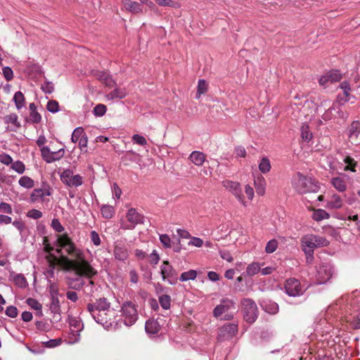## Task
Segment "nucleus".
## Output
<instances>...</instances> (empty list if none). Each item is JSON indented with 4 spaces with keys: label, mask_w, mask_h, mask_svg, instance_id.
<instances>
[{
    "label": "nucleus",
    "mask_w": 360,
    "mask_h": 360,
    "mask_svg": "<svg viewBox=\"0 0 360 360\" xmlns=\"http://www.w3.org/2000/svg\"><path fill=\"white\" fill-rule=\"evenodd\" d=\"M264 263L260 264L257 262H253L249 264L247 267L245 271L243 273V276H253L257 274L261 269L262 266Z\"/></svg>",
    "instance_id": "393cba45"
},
{
    "label": "nucleus",
    "mask_w": 360,
    "mask_h": 360,
    "mask_svg": "<svg viewBox=\"0 0 360 360\" xmlns=\"http://www.w3.org/2000/svg\"><path fill=\"white\" fill-rule=\"evenodd\" d=\"M348 176L346 174H342L339 176L333 177L331 179V184L334 188L339 192H344L347 189V180Z\"/></svg>",
    "instance_id": "aec40b11"
},
{
    "label": "nucleus",
    "mask_w": 360,
    "mask_h": 360,
    "mask_svg": "<svg viewBox=\"0 0 360 360\" xmlns=\"http://www.w3.org/2000/svg\"><path fill=\"white\" fill-rule=\"evenodd\" d=\"M329 217L330 214L326 210L321 209L314 210L312 214V219L316 221H320Z\"/></svg>",
    "instance_id": "2f4dec72"
},
{
    "label": "nucleus",
    "mask_w": 360,
    "mask_h": 360,
    "mask_svg": "<svg viewBox=\"0 0 360 360\" xmlns=\"http://www.w3.org/2000/svg\"><path fill=\"white\" fill-rule=\"evenodd\" d=\"M127 91L124 89L115 88L106 95L108 100L122 99L127 96Z\"/></svg>",
    "instance_id": "bb28decb"
},
{
    "label": "nucleus",
    "mask_w": 360,
    "mask_h": 360,
    "mask_svg": "<svg viewBox=\"0 0 360 360\" xmlns=\"http://www.w3.org/2000/svg\"><path fill=\"white\" fill-rule=\"evenodd\" d=\"M18 183L20 186L27 189L32 188L34 186V180L28 176H22L20 178Z\"/></svg>",
    "instance_id": "473e14b6"
},
{
    "label": "nucleus",
    "mask_w": 360,
    "mask_h": 360,
    "mask_svg": "<svg viewBox=\"0 0 360 360\" xmlns=\"http://www.w3.org/2000/svg\"><path fill=\"white\" fill-rule=\"evenodd\" d=\"M145 329L147 333L156 334L159 332L160 326L155 320H148L146 322Z\"/></svg>",
    "instance_id": "cd10ccee"
},
{
    "label": "nucleus",
    "mask_w": 360,
    "mask_h": 360,
    "mask_svg": "<svg viewBox=\"0 0 360 360\" xmlns=\"http://www.w3.org/2000/svg\"><path fill=\"white\" fill-rule=\"evenodd\" d=\"M203 244V240L201 238L193 236H191V240L188 242V245H192L196 248H201Z\"/></svg>",
    "instance_id": "69168bd1"
},
{
    "label": "nucleus",
    "mask_w": 360,
    "mask_h": 360,
    "mask_svg": "<svg viewBox=\"0 0 360 360\" xmlns=\"http://www.w3.org/2000/svg\"><path fill=\"white\" fill-rule=\"evenodd\" d=\"M70 326H74L76 330H72V334L69 338V342L74 344L79 340V331L81 330L80 323L76 319L71 320Z\"/></svg>",
    "instance_id": "5701e85b"
},
{
    "label": "nucleus",
    "mask_w": 360,
    "mask_h": 360,
    "mask_svg": "<svg viewBox=\"0 0 360 360\" xmlns=\"http://www.w3.org/2000/svg\"><path fill=\"white\" fill-rule=\"evenodd\" d=\"M86 134L82 127H77L72 134L71 141L72 143H77L79 140Z\"/></svg>",
    "instance_id": "ea45409f"
},
{
    "label": "nucleus",
    "mask_w": 360,
    "mask_h": 360,
    "mask_svg": "<svg viewBox=\"0 0 360 360\" xmlns=\"http://www.w3.org/2000/svg\"><path fill=\"white\" fill-rule=\"evenodd\" d=\"M113 255L116 260L125 262L129 258V250L127 245L122 240H117L114 242Z\"/></svg>",
    "instance_id": "4468645a"
},
{
    "label": "nucleus",
    "mask_w": 360,
    "mask_h": 360,
    "mask_svg": "<svg viewBox=\"0 0 360 360\" xmlns=\"http://www.w3.org/2000/svg\"><path fill=\"white\" fill-rule=\"evenodd\" d=\"M347 321L350 323L351 326L354 329L360 328V312L347 317Z\"/></svg>",
    "instance_id": "7c9ffc66"
},
{
    "label": "nucleus",
    "mask_w": 360,
    "mask_h": 360,
    "mask_svg": "<svg viewBox=\"0 0 360 360\" xmlns=\"http://www.w3.org/2000/svg\"><path fill=\"white\" fill-rule=\"evenodd\" d=\"M316 280L319 284L326 283L333 274V267L329 262L321 264L317 268Z\"/></svg>",
    "instance_id": "f8f14e48"
},
{
    "label": "nucleus",
    "mask_w": 360,
    "mask_h": 360,
    "mask_svg": "<svg viewBox=\"0 0 360 360\" xmlns=\"http://www.w3.org/2000/svg\"><path fill=\"white\" fill-rule=\"evenodd\" d=\"M41 155L42 158L46 161L47 163L52 162L51 160V151L50 150V148L47 146H43L40 148Z\"/></svg>",
    "instance_id": "09e8293b"
},
{
    "label": "nucleus",
    "mask_w": 360,
    "mask_h": 360,
    "mask_svg": "<svg viewBox=\"0 0 360 360\" xmlns=\"http://www.w3.org/2000/svg\"><path fill=\"white\" fill-rule=\"evenodd\" d=\"M301 137L307 142H309L312 139V133L309 125L307 124H303L301 127Z\"/></svg>",
    "instance_id": "c9c22d12"
},
{
    "label": "nucleus",
    "mask_w": 360,
    "mask_h": 360,
    "mask_svg": "<svg viewBox=\"0 0 360 360\" xmlns=\"http://www.w3.org/2000/svg\"><path fill=\"white\" fill-rule=\"evenodd\" d=\"M79 148L82 152L86 153L87 152V144H88V138L86 134L83 136L78 141Z\"/></svg>",
    "instance_id": "4d7b16f0"
},
{
    "label": "nucleus",
    "mask_w": 360,
    "mask_h": 360,
    "mask_svg": "<svg viewBox=\"0 0 360 360\" xmlns=\"http://www.w3.org/2000/svg\"><path fill=\"white\" fill-rule=\"evenodd\" d=\"M9 278L13 281L15 285L18 288H25L27 285V280L22 274H16L11 271L9 274Z\"/></svg>",
    "instance_id": "412c9836"
},
{
    "label": "nucleus",
    "mask_w": 360,
    "mask_h": 360,
    "mask_svg": "<svg viewBox=\"0 0 360 360\" xmlns=\"http://www.w3.org/2000/svg\"><path fill=\"white\" fill-rule=\"evenodd\" d=\"M0 212L11 214L13 213V209L10 204L5 202H1L0 203Z\"/></svg>",
    "instance_id": "0e129e2a"
},
{
    "label": "nucleus",
    "mask_w": 360,
    "mask_h": 360,
    "mask_svg": "<svg viewBox=\"0 0 360 360\" xmlns=\"http://www.w3.org/2000/svg\"><path fill=\"white\" fill-rule=\"evenodd\" d=\"M159 6L163 7L179 8L180 4L174 0H154Z\"/></svg>",
    "instance_id": "79ce46f5"
},
{
    "label": "nucleus",
    "mask_w": 360,
    "mask_h": 360,
    "mask_svg": "<svg viewBox=\"0 0 360 360\" xmlns=\"http://www.w3.org/2000/svg\"><path fill=\"white\" fill-rule=\"evenodd\" d=\"M207 83L205 79H200L198 84V90L196 94V98H200L202 94H204L207 91Z\"/></svg>",
    "instance_id": "58836bf2"
},
{
    "label": "nucleus",
    "mask_w": 360,
    "mask_h": 360,
    "mask_svg": "<svg viewBox=\"0 0 360 360\" xmlns=\"http://www.w3.org/2000/svg\"><path fill=\"white\" fill-rule=\"evenodd\" d=\"M339 88L342 90V94H339L333 105L329 107L323 114L322 117L324 120H330L333 117H338L343 120L348 117V113L343 111L341 106L348 102L351 98H354V96L350 95L351 87L347 82L345 81L340 83Z\"/></svg>",
    "instance_id": "7ed1b4c3"
},
{
    "label": "nucleus",
    "mask_w": 360,
    "mask_h": 360,
    "mask_svg": "<svg viewBox=\"0 0 360 360\" xmlns=\"http://www.w3.org/2000/svg\"><path fill=\"white\" fill-rule=\"evenodd\" d=\"M103 217L105 219H111L115 214L114 207L108 205H104L101 208Z\"/></svg>",
    "instance_id": "72a5a7b5"
},
{
    "label": "nucleus",
    "mask_w": 360,
    "mask_h": 360,
    "mask_svg": "<svg viewBox=\"0 0 360 360\" xmlns=\"http://www.w3.org/2000/svg\"><path fill=\"white\" fill-rule=\"evenodd\" d=\"M46 108L49 112L52 113L57 112L59 110L58 103L53 100L49 101L47 103Z\"/></svg>",
    "instance_id": "6e6d98bb"
},
{
    "label": "nucleus",
    "mask_w": 360,
    "mask_h": 360,
    "mask_svg": "<svg viewBox=\"0 0 360 360\" xmlns=\"http://www.w3.org/2000/svg\"><path fill=\"white\" fill-rule=\"evenodd\" d=\"M87 310L92 318L105 328L112 326L115 311L111 308L110 303L106 298H100L94 303L88 304Z\"/></svg>",
    "instance_id": "f03ea898"
},
{
    "label": "nucleus",
    "mask_w": 360,
    "mask_h": 360,
    "mask_svg": "<svg viewBox=\"0 0 360 360\" xmlns=\"http://www.w3.org/2000/svg\"><path fill=\"white\" fill-rule=\"evenodd\" d=\"M342 79V75L338 70H333L327 72L319 79V84L323 87H327L330 84L340 81Z\"/></svg>",
    "instance_id": "a211bd4d"
},
{
    "label": "nucleus",
    "mask_w": 360,
    "mask_h": 360,
    "mask_svg": "<svg viewBox=\"0 0 360 360\" xmlns=\"http://www.w3.org/2000/svg\"><path fill=\"white\" fill-rule=\"evenodd\" d=\"M120 317L126 326L134 325L139 318L137 306L131 301L124 302L120 309Z\"/></svg>",
    "instance_id": "423d86ee"
},
{
    "label": "nucleus",
    "mask_w": 360,
    "mask_h": 360,
    "mask_svg": "<svg viewBox=\"0 0 360 360\" xmlns=\"http://www.w3.org/2000/svg\"><path fill=\"white\" fill-rule=\"evenodd\" d=\"M344 162L347 164V166L344 168L345 171H351L354 172L356 171L355 166L356 165V162L355 160L351 158L350 156H346L344 160Z\"/></svg>",
    "instance_id": "37998d69"
},
{
    "label": "nucleus",
    "mask_w": 360,
    "mask_h": 360,
    "mask_svg": "<svg viewBox=\"0 0 360 360\" xmlns=\"http://www.w3.org/2000/svg\"><path fill=\"white\" fill-rule=\"evenodd\" d=\"M65 155L64 148H60L57 151L52 152L51 151V160L52 162L60 160Z\"/></svg>",
    "instance_id": "680f3d73"
},
{
    "label": "nucleus",
    "mask_w": 360,
    "mask_h": 360,
    "mask_svg": "<svg viewBox=\"0 0 360 360\" xmlns=\"http://www.w3.org/2000/svg\"><path fill=\"white\" fill-rule=\"evenodd\" d=\"M131 140L134 143L141 146H145L147 145V141L146 138L139 134H134L131 137Z\"/></svg>",
    "instance_id": "3c124183"
},
{
    "label": "nucleus",
    "mask_w": 360,
    "mask_h": 360,
    "mask_svg": "<svg viewBox=\"0 0 360 360\" xmlns=\"http://www.w3.org/2000/svg\"><path fill=\"white\" fill-rule=\"evenodd\" d=\"M159 302L164 309H169L171 306V297L168 295H162L159 297Z\"/></svg>",
    "instance_id": "a18cd8bd"
},
{
    "label": "nucleus",
    "mask_w": 360,
    "mask_h": 360,
    "mask_svg": "<svg viewBox=\"0 0 360 360\" xmlns=\"http://www.w3.org/2000/svg\"><path fill=\"white\" fill-rule=\"evenodd\" d=\"M41 88L45 94H51L54 90V84L51 82H45Z\"/></svg>",
    "instance_id": "13d9d810"
},
{
    "label": "nucleus",
    "mask_w": 360,
    "mask_h": 360,
    "mask_svg": "<svg viewBox=\"0 0 360 360\" xmlns=\"http://www.w3.org/2000/svg\"><path fill=\"white\" fill-rule=\"evenodd\" d=\"M123 6L126 11H128L132 13H142L143 8L141 4L132 1L131 0H124Z\"/></svg>",
    "instance_id": "4be33fe9"
},
{
    "label": "nucleus",
    "mask_w": 360,
    "mask_h": 360,
    "mask_svg": "<svg viewBox=\"0 0 360 360\" xmlns=\"http://www.w3.org/2000/svg\"><path fill=\"white\" fill-rule=\"evenodd\" d=\"M293 188L300 193H316L319 186L315 179L311 176H304L300 172L295 174L292 179Z\"/></svg>",
    "instance_id": "20e7f679"
},
{
    "label": "nucleus",
    "mask_w": 360,
    "mask_h": 360,
    "mask_svg": "<svg viewBox=\"0 0 360 360\" xmlns=\"http://www.w3.org/2000/svg\"><path fill=\"white\" fill-rule=\"evenodd\" d=\"M222 185L226 190L231 192L243 205H247L244 200L242 188L238 182L224 180L222 181Z\"/></svg>",
    "instance_id": "ddd939ff"
},
{
    "label": "nucleus",
    "mask_w": 360,
    "mask_h": 360,
    "mask_svg": "<svg viewBox=\"0 0 360 360\" xmlns=\"http://www.w3.org/2000/svg\"><path fill=\"white\" fill-rule=\"evenodd\" d=\"M256 192L259 195H264L266 190V181L262 176H257L254 181Z\"/></svg>",
    "instance_id": "a878e982"
},
{
    "label": "nucleus",
    "mask_w": 360,
    "mask_h": 360,
    "mask_svg": "<svg viewBox=\"0 0 360 360\" xmlns=\"http://www.w3.org/2000/svg\"><path fill=\"white\" fill-rule=\"evenodd\" d=\"M91 278L92 277H86L85 284L82 288L84 293L90 296H92L93 293L96 290V285Z\"/></svg>",
    "instance_id": "c85d7f7f"
},
{
    "label": "nucleus",
    "mask_w": 360,
    "mask_h": 360,
    "mask_svg": "<svg viewBox=\"0 0 360 360\" xmlns=\"http://www.w3.org/2000/svg\"><path fill=\"white\" fill-rule=\"evenodd\" d=\"M112 198L115 199H120L122 195V190L119 186L114 183L112 186Z\"/></svg>",
    "instance_id": "338daca9"
},
{
    "label": "nucleus",
    "mask_w": 360,
    "mask_h": 360,
    "mask_svg": "<svg viewBox=\"0 0 360 360\" xmlns=\"http://www.w3.org/2000/svg\"><path fill=\"white\" fill-rule=\"evenodd\" d=\"M51 188L48 185H44L41 188H34L31 195L30 200L32 202H42L45 201V198L51 194Z\"/></svg>",
    "instance_id": "dca6fc26"
},
{
    "label": "nucleus",
    "mask_w": 360,
    "mask_h": 360,
    "mask_svg": "<svg viewBox=\"0 0 360 360\" xmlns=\"http://www.w3.org/2000/svg\"><path fill=\"white\" fill-rule=\"evenodd\" d=\"M259 169L260 172L264 174L270 171L271 164L269 160L267 158H263L261 160L259 164Z\"/></svg>",
    "instance_id": "de8ad7c7"
},
{
    "label": "nucleus",
    "mask_w": 360,
    "mask_h": 360,
    "mask_svg": "<svg viewBox=\"0 0 360 360\" xmlns=\"http://www.w3.org/2000/svg\"><path fill=\"white\" fill-rule=\"evenodd\" d=\"M11 167L13 170L16 172L17 173L22 174L25 171V164L20 160H17L15 162H12L11 165Z\"/></svg>",
    "instance_id": "c03bdc74"
},
{
    "label": "nucleus",
    "mask_w": 360,
    "mask_h": 360,
    "mask_svg": "<svg viewBox=\"0 0 360 360\" xmlns=\"http://www.w3.org/2000/svg\"><path fill=\"white\" fill-rule=\"evenodd\" d=\"M13 162L11 156L6 153L0 154V162L5 165H10Z\"/></svg>",
    "instance_id": "bf43d9fd"
},
{
    "label": "nucleus",
    "mask_w": 360,
    "mask_h": 360,
    "mask_svg": "<svg viewBox=\"0 0 360 360\" xmlns=\"http://www.w3.org/2000/svg\"><path fill=\"white\" fill-rule=\"evenodd\" d=\"M343 205L342 198L336 193H333L327 200L326 207L328 209H339Z\"/></svg>",
    "instance_id": "6ab92c4d"
},
{
    "label": "nucleus",
    "mask_w": 360,
    "mask_h": 360,
    "mask_svg": "<svg viewBox=\"0 0 360 360\" xmlns=\"http://www.w3.org/2000/svg\"><path fill=\"white\" fill-rule=\"evenodd\" d=\"M26 302L32 309L37 311L39 315H42V305L39 303V302L34 298H28Z\"/></svg>",
    "instance_id": "4c0bfd02"
},
{
    "label": "nucleus",
    "mask_w": 360,
    "mask_h": 360,
    "mask_svg": "<svg viewBox=\"0 0 360 360\" xmlns=\"http://www.w3.org/2000/svg\"><path fill=\"white\" fill-rule=\"evenodd\" d=\"M238 325L236 323H226L219 330V338L221 340L231 338L236 335Z\"/></svg>",
    "instance_id": "f3484780"
},
{
    "label": "nucleus",
    "mask_w": 360,
    "mask_h": 360,
    "mask_svg": "<svg viewBox=\"0 0 360 360\" xmlns=\"http://www.w3.org/2000/svg\"><path fill=\"white\" fill-rule=\"evenodd\" d=\"M236 311V304L230 299L224 298L217 305L213 310V316L221 320H231L233 318Z\"/></svg>",
    "instance_id": "39448f33"
},
{
    "label": "nucleus",
    "mask_w": 360,
    "mask_h": 360,
    "mask_svg": "<svg viewBox=\"0 0 360 360\" xmlns=\"http://www.w3.org/2000/svg\"><path fill=\"white\" fill-rule=\"evenodd\" d=\"M329 241L323 236L314 234H307L301 238L302 250L314 251L316 248L326 247Z\"/></svg>",
    "instance_id": "0eeeda50"
},
{
    "label": "nucleus",
    "mask_w": 360,
    "mask_h": 360,
    "mask_svg": "<svg viewBox=\"0 0 360 360\" xmlns=\"http://www.w3.org/2000/svg\"><path fill=\"white\" fill-rule=\"evenodd\" d=\"M198 276V272L195 270L191 269L188 271L183 272L179 278V280L181 282H185L188 281H193Z\"/></svg>",
    "instance_id": "c756f323"
},
{
    "label": "nucleus",
    "mask_w": 360,
    "mask_h": 360,
    "mask_svg": "<svg viewBox=\"0 0 360 360\" xmlns=\"http://www.w3.org/2000/svg\"><path fill=\"white\" fill-rule=\"evenodd\" d=\"M241 304L244 319L247 322L252 323L257 318V307L256 303L250 298H245L242 300Z\"/></svg>",
    "instance_id": "9d476101"
},
{
    "label": "nucleus",
    "mask_w": 360,
    "mask_h": 360,
    "mask_svg": "<svg viewBox=\"0 0 360 360\" xmlns=\"http://www.w3.org/2000/svg\"><path fill=\"white\" fill-rule=\"evenodd\" d=\"M101 79L105 84L106 86L110 87L113 86V85L115 84L112 77L105 72L103 73V75L101 76Z\"/></svg>",
    "instance_id": "e2e57ef3"
},
{
    "label": "nucleus",
    "mask_w": 360,
    "mask_h": 360,
    "mask_svg": "<svg viewBox=\"0 0 360 360\" xmlns=\"http://www.w3.org/2000/svg\"><path fill=\"white\" fill-rule=\"evenodd\" d=\"M159 238L160 243L165 248H170L172 247V240L167 234H160Z\"/></svg>",
    "instance_id": "603ef678"
},
{
    "label": "nucleus",
    "mask_w": 360,
    "mask_h": 360,
    "mask_svg": "<svg viewBox=\"0 0 360 360\" xmlns=\"http://www.w3.org/2000/svg\"><path fill=\"white\" fill-rule=\"evenodd\" d=\"M278 241L276 239L270 240L265 247V252L268 254L274 252L278 248Z\"/></svg>",
    "instance_id": "8fccbe9b"
},
{
    "label": "nucleus",
    "mask_w": 360,
    "mask_h": 360,
    "mask_svg": "<svg viewBox=\"0 0 360 360\" xmlns=\"http://www.w3.org/2000/svg\"><path fill=\"white\" fill-rule=\"evenodd\" d=\"M106 110H107V108L105 105L98 104L94 107L93 112L96 116L101 117V116H103V115H105Z\"/></svg>",
    "instance_id": "864d4df0"
},
{
    "label": "nucleus",
    "mask_w": 360,
    "mask_h": 360,
    "mask_svg": "<svg viewBox=\"0 0 360 360\" xmlns=\"http://www.w3.org/2000/svg\"><path fill=\"white\" fill-rule=\"evenodd\" d=\"M126 217L127 221L121 225L123 229H133L138 224L142 223V216L134 208L128 210Z\"/></svg>",
    "instance_id": "2eb2a0df"
},
{
    "label": "nucleus",
    "mask_w": 360,
    "mask_h": 360,
    "mask_svg": "<svg viewBox=\"0 0 360 360\" xmlns=\"http://www.w3.org/2000/svg\"><path fill=\"white\" fill-rule=\"evenodd\" d=\"M60 179L62 183L67 187H79L84 182L83 177L80 174H75L70 169H64L60 174Z\"/></svg>",
    "instance_id": "6e6552de"
},
{
    "label": "nucleus",
    "mask_w": 360,
    "mask_h": 360,
    "mask_svg": "<svg viewBox=\"0 0 360 360\" xmlns=\"http://www.w3.org/2000/svg\"><path fill=\"white\" fill-rule=\"evenodd\" d=\"M189 160L198 167L202 166L206 160L205 155L198 150L193 151L189 155Z\"/></svg>",
    "instance_id": "b1692460"
},
{
    "label": "nucleus",
    "mask_w": 360,
    "mask_h": 360,
    "mask_svg": "<svg viewBox=\"0 0 360 360\" xmlns=\"http://www.w3.org/2000/svg\"><path fill=\"white\" fill-rule=\"evenodd\" d=\"M6 314L11 318H15L18 316V309L14 306H9L6 308Z\"/></svg>",
    "instance_id": "774afa93"
},
{
    "label": "nucleus",
    "mask_w": 360,
    "mask_h": 360,
    "mask_svg": "<svg viewBox=\"0 0 360 360\" xmlns=\"http://www.w3.org/2000/svg\"><path fill=\"white\" fill-rule=\"evenodd\" d=\"M13 99L17 109L20 110L25 106V96L21 91H17Z\"/></svg>",
    "instance_id": "f704fd0d"
},
{
    "label": "nucleus",
    "mask_w": 360,
    "mask_h": 360,
    "mask_svg": "<svg viewBox=\"0 0 360 360\" xmlns=\"http://www.w3.org/2000/svg\"><path fill=\"white\" fill-rule=\"evenodd\" d=\"M13 226L19 231L20 235L23 237L27 226L25 222L20 219L12 221Z\"/></svg>",
    "instance_id": "49530a36"
},
{
    "label": "nucleus",
    "mask_w": 360,
    "mask_h": 360,
    "mask_svg": "<svg viewBox=\"0 0 360 360\" xmlns=\"http://www.w3.org/2000/svg\"><path fill=\"white\" fill-rule=\"evenodd\" d=\"M304 285H302L300 281L295 278H290L285 281L284 290L285 293L290 297H299L306 291Z\"/></svg>",
    "instance_id": "1a4fd4ad"
},
{
    "label": "nucleus",
    "mask_w": 360,
    "mask_h": 360,
    "mask_svg": "<svg viewBox=\"0 0 360 360\" xmlns=\"http://www.w3.org/2000/svg\"><path fill=\"white\" fill-rule=\"evenodd\" d=\"M90 239L91 242L95 246H99L101 244V240L98 235V233L96 231H91L90 232Z\"/></svg>",
    "instance_id": "5fc2aeb1"
},
{
    "label": "nucleus",
    "mask_w": 360,
    "mask_h": 360,
    "mask_svg": "<svg viewBox=\"0 0 360 360\" xmlns=\"http://www.w3.org/2000/svg\"><path fill=\"white\" fill-rule=\"evenodd\" d=\"M5 123L11 124L15 127H19L20 126L18 120V115L15 113H11L10 115H6L4 118Z\"/></svg>",
    "instance_id": "a19ab883"
},
{
    "label": "nucleus",
    "mask_w": 360,
    "mask_h": 360,
    "mask_svg": "<svg viewBox=\"0 0 360 360\" xmlns=\"http://www.w3.org/2000/svg\"><path fill=\"white\" fill-rule=\"evenodd\" d=\"M50 310L53 314H58L60 311V302L56 295L51 294V302L50 303Z\"/></svg>",
    "instance_id": "e433bc0d"
},
{
    "label": "nucleus",
    "mask_w": 360,
    "mask_h": 360,
    "mask_svg": "<svg viewBox=\"0 0 360 360\" xmlns=\"http://www.w3.org/2000/svg\"><path fill=\"white\" fill-rule=\"evenodd\" d=\"M56 242L58 247L57 252L60 253L63 250L70 257H63L65 268L76 274L75 278L69 279L68 285L73 290H79L85 284L86 277L96 276L97 271L86 259L83 250L77 246L68 233L58 235Z\"/></svg>",
    "instance_id": "f257e3e1"
},
{
    "label": "nucleus",
    "mask_w": 360,
    "mask_h": 360,
    "mask_svg": "<svg viewBox=\"0 0 360 360\" xmlns=\"http://www.w3.org/2000/svg\"><path fill=\"white\" fill-rule=\"evenodd\" d=\"M160 273L163 281H167L170 285L177 283V273L168 261H164L160 266Z\"/></svg>",
    "instance_id": "9b49d317"
},
{
    "label": "nucleus",
    "mask_w": 360,
    "mask_h": 360,
    "mask_svg": "<svg viewBox=\"0 0 360 360\" xmlns=\"http://www.w3.org/2000/svg\"><path fill=\"white\" fill-rule=\"evenodd\" d=\"M27 217L34 219H38L42 217V212L36 209H32L27 212Z\"/></svg>",
    "instance_id": "052dcab7"
}]
</instances>
